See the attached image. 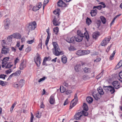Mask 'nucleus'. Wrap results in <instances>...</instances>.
<instances>
[{
    "mask_svg": "<svg viewBox=\"0 0 122 122\" xmlns=\"http://www.w3.org/2000/svg\"><path fill=\"white\" fill-rule=\"evenodd\" d=\"M40 43H39L38 45V48H41V49H42V42H40Z\"/></svg>",
    "mask_w": 122,
    "mask_h": 122,
    "instance_id": "bf43d9fd",
    "label": "nucleus"
},
{
    "mask_svg": "<svg viewBox=\"0 0 122 122\" xmlns=\"http://www.w3.org/2000/svg\"><path fill=\"white\" fill-rule=\"evenodd\" d=\"M84 55H86L89 53L90 52V51L88 50H83Z\"/></svg>",
    "mask_w": 122,
    "mask_h": 122,
    "instance_id": "8fccbe9b",
    "label": "nucleus"
},
{
    "mask_svg": "<svg viewBox=\"0 0 122 122\" xmlns=\"http://www.w3.org/2000/svg\"><path fill=\"white\" fill-rule=\"evenodd\" d=\"M7 82L0 80V85L2 86H4L7 85Z\"/></svg>",
    "mask_w": 122,
    "mask_h": 122,
    "instance_id": "473e14b6",
    "label": "nucleus"
},
{
    "mask_svg": "<svg viewBox=\"0 0 122 122\" xmlns=\"http://www.w3.org/2000/svg\"><path fill=\"white\" fill-rule=\"evenodd\" d=\"M13 66V65H10V64L7 63H6V64L5 66L6 68H11Z\"/></svg>",
    "mask_w": 122,
    "mask_h": 122,
    "instance_id": "a19ab883",
    "label": "nucleus"
},
{
    "mask_svg": "<svg viewBox=\"0 0 122 122\" xmlns=\"http://www.w3.org/2000/svg\"><path fill=\"white\" fill-rule=\"evenodd\" d=\"M68 49L70 51H74L75 50L73 46H71L70 47L68 48Z\"/></svg>",
    "mask_w": 122,
    "mask_h": 122,
    "instance_id": "49530a36",
    "label": "nucleus"
},
{
    "mask_svg": "<svg viewBox=\"0 0 122 122\" xmlns=\"http://www.w3.org/2000/svg\"><path fill=\"white\" fill-rule=\"evenodd\" d=\"M77 93L75 94L74 99L71 101L70 106L69 109H71L76 105L77 102L78 98L77 96Z\"/></svg>",
    "mask_w": 122,
    "mask_h": 122,
    "instance_id": "20e7f679",
    "label": "nucleus"
},
{
    "mask_svg": "<svg viewBox=\"0 0 122 122\" xmlns=\"http://www.w3.org/2000/svg\"><path fill=\"white\" fill-rule=\"evenodd\" d=\"M52 44L54 48L53 49V53L54 55L56 56H58L60 55H62L64 54L63 51H61L57 43L56 42H53Z\"/></svg>",
    "mask_w": 122,
    "mask_h": 122,
    "instance_id": "f257e3e1",
    "label": "nucleus"
},
{
    "mask_svg": "<svg viewBox=\"0 0 122 122\" xmlns=\"http://www.w3.org/2000/svg\"><path fill=\"white\" fill-rule=\"evenodd\" d=\"M64 2L62 0H59L58 2V5L59 7H63V5Z\"/></svg>",
    "mask_w": 122,
    "mask_h": 122,
    "instance_id": "7c9ffc66",
    "label": "nucleus"
},
{
    "mask_svg": "<svg viewBox=\"0 0 122 122\" xmlns=\"http://www.w3.org/2000/svg\"><path fill=\"white\" fill-rule=\"evenodd\" d=\"M13 38L12 35L7 37V41L9 44L11 45L12 42V39Z\"/></svg>",
    "mask_w": 122,
    "mask_h": 122,
    "instance_id": "f3484780",
    "label": "nucleus"
},
{
    "mask_svg": "<svg viewBox=\"0 0 122 122\" xmlns=\"http://www.w3.org/2000/svg\"><path fill=\"white\" fill-rule=\"evenodd\" d=\"M97 10L96 9L92 10L90 12L91 15H96L97 14Z\"/></svg>",
    "mask_w": 122,
    "mask_h": 122,
    "instance_id": "c756f323",
    "label": "nucleus"
},
{
    "mask_svg": "<svg viewBox=\"0 0 122 122\" xmlns=\"http://www.w3.org/2000/svg\"><path fill=\"white\" fill-rule=\"evenodd\" d=\"M72 92L71 91V90H67L66 92V94L67 95H69Z\"/></svg>",
    "mask_w": 122,
    "mask_h": 122,
    "instance_id": "680f3d73",
    "label": "nucleus"
},
{
    "mask_svg": "<svg viewBox=\"0 0 122 122\" xmlns=\"http://www.w3.org/2000/svg\"><path fill=\"white\" fill-rule=\"evenodd\" d=\"M96 23L97 24L98 26L99 27L101 25V22L100 20H97L96 21Z\"/></svg>",
    "mask_w": 122,
    "mask_h": 122,
    "instance_id": "603ef678",
    "label": "nucleus"
},
{
    "mask_svg": "<svg viewBox=\"0 0 122 122\" xmlns=\"http://www.w3.org/2000/svg\"><path fill=\"white\" fill-rule=\"evenodd\" d=\"M1 45L3 47H7L6 44V43L5 41L4 40H3L1 42Z\"/></svg>",
    "mask_w": 122,
    "mask_h": 122,
    "instance_id": "4c0bfd02",
    "label": "nucleus"
},
{
    "mask_svg": "<svg viewBox=\"0 0 122 122\" xmlns=\"http://www.w3.org/2000/svg\"><path fill=\"white\" fill-rule=\"evenodd\" d=\"M82 114H83L82 112H78L75 115V119L77 120H79L80 119L81 117L82 116Z\"/></svg>",
    "mask_w": 122,
    "mask_h": 122,
    "instance_id": "ddd939ff",
    "label": "nucleus"
},
{
    "mask_svg": "<svg viewBox=\"0 0 122 122\" xmlns=\"http://www.w3.org/2000/svg\"><path fill=\"white\" fill-rule=\"evenodd\" d=\"M69 101H68V99H66L65 100L64 102V103L63 105L64 106H65L66 105H67Z\"/></svg>",
    "mask_w": 122,
    "mask_h": 122,
    "instance_id": "5fc2aeb1",
    "label": "nucleus"
},
{
    "mask_svg": "<svg viewBox=\"0 0 122 122\" xmlns=\"http://www.w3.org/2000/svg\"><path fill=\"white\" fill-rule=\"evenodd\" d=\"M115 51H114L113 53L111 55V56L109 57V59L111 60H112L113 59V57L114 56L115 54Z\"/></svg>",
    "mask_w": 122,
    "mask_h": 122,
    "instance_id": "79ce46f5",
    "label": "nucleus"
},
{
    "mask_svg": "<svg viewBox=\"0 0 122 122\" xmlns=\"http://www.w3.org/2000/svg\"><path fill=\"white\" fill-rule=\"evenodd\" d=\"M60 19L59 16H55L52 21L53 24L55 26L59 25L60 23L59 20Z\"/></svg>",
    "mask_w": 122,
    "mask_h": 122,
    "instance_id": "423d86ee",
    "label": "nucleus"
},
{
    "mask_svg": "<svg viewBox=\"0 0 122 122\" xmlns=\"http://www.w3.org/2000/svg\"><path fill=\"white\" fill-rule=\"evenodd\" d=\"M100 95L99 93H96L95 92H93L92 93V96L96 100H98V99L100 98Z\"/></svg>",
    "mask_w": 122,
    "mask_h": 122,
    "instance_id": "4468645a",
    "label": "nucleus"
},
{
    "mask_svg": "<svg viewBox=\"0 0 122 122\" xmlns=\"http://www.w3.org/2000/svg\"><path fill=\"white\" fill-rule=\"evenodd\" d=\"M99 34V33L97 32L93 33L92 35L93 38L96 39L100 35Z\"/></svg>",
    "mask_w": 122,
    "mask_h": 122,
    "instance_id": "6ab92c4d",
    "label": "nucleus"
},
{
    "mask_svg": "<svg viewBox=\"0 0 122 122\" xmlns=\"http://www.w3.org/2000/svg\"><path fill=\"white\" fill-rule=\"evenodd\" d=\"M55 101L54 96L53 95L51 96L50 97L49 102L51 104H54Z\"/></svg>",
    "mask_w": 122,
    "mask_h": 122,
    "instance_id": "aec40b11",
    "label": "nucleus"
},
{
    "mask_svg": "<svg viewBox=\"0 0 122 122\" xmlns=\"http://www.w3.org/2000/svg\"><path fill=\"white\" fill-rule=\"evenodd\" d=\"M112 84L115 89H118L120 87L119 83L118 81H114L112 83Z\"/></svg>",
    "mask_w": 122,
    "mask_h": 122,
    "instance_id": "f8f14e48",
    "label": "nucleus"
},
{
    "mask_svg": "<svg viewBox=\"0 0 122 122\" xmlns=\"http://www.w3.org/2000/svg\"><path fill=\"white\" fill-rule=\"evenodd\" d=\"M20 61L19 59H18V58H17L14 61V62L15 65L16 64Z\"/></svg>",
    "mask_w": 122,
    "mask_h": 122,
    "instance_id": "6e6d98bb",
    "label": "nucleus"
},
{
    "mask_svg": "<svg viewBox=\"0 0 122 122\" xmlns=\"http://www.w3.org/2000/svg\"><path fill=\"white\" fill-rule=\"evenodd\" d=\"M61 60L62 62L63 63H65L66 62L67 58L65 56L63 55L62 56Z\"/></svg>",
    "mask_w": 122,
    "mask_h": 122,
    "instance_id": "2f4dec72",
    "label": "nucleus"
},
{
    "mask_svg": "<svg viewBox=\"0 0 122 122\" xmlns=\"http://www.w3.org/2000/svg\"><path fill=\"white\" fill-rule=\"evenodd\" d=\"M9 57H4L2 61V64L6 63H7V61L9 60Z\"/></svg>",
    "mask_w": 122,
    "mask_h": 122,
    "instance_id": "cd10ccee",
    "label": "nucleus"
},
{
    "mask_svg": "<svg viewBox=\"0 0 122 122\" xmlns=\"http://www.w3.org/2000/svg\"><path fill=\"white\" fill-rule=\"evenodd\" d=\"M116 16L115 17H114V18L112 20V21L111 22L110 24V26H111L112 25H113L114 24L115 20L117 18V16Z\"/></svg>",
    "mask_w": 122,
    "mask_h": 122,
    "instance_id": "c9c22d12",
    "label": "nucleus"
},
{
    "mask_svg": "<svg viewBox=\"0 0 122 122\" xmlns=\"http://www.w3.org/2000/svg\"><path fill=\"white\" fill-rule=\"evenodd\" d=\"M31 48L30 47H28L26 49L25 51L27 52H29L31 50Z\"/></svg>",
    "mask_w": 122,
    "mask_h": 122,
    "instance_id": "0e129e2a",
    "label": "nucleus"
},
{
    "mask_svg": "<svg viewBox=\"0 0 122 122\" xmlns=\"http://www.w3.org/2000/svg\"><path fill=\"white\" fill-rule=\"evenodd\" d=\"M86 101L89 103H92L93 101V99L90 97H88L86 98Z\"/></svg>",
    "mask_w": 122,
    "mask_h": 122,
    "instance_id": "393cba45",
    "label": "nucleus"
},
{
    "mask_svg": "<svg viewBox=\"0 0 122 122\" xmlns=\"http://www.w3.org/2000/svg\"><path fill=\"white\" fill-rule=\"evenodd\" d=\"M83 70L84 72L86 73H90L91 72V69L86 67L84 68Z\"/></svg>",
    "mask_w": 122,
    "mask_h": 122,
    "instance_id": "a878e982",
    "label": "nucleus"
},
{
    "mask_svg": "<svg viewBox=\"0 0 122 122\" xmlns=\"http://www.w3.org/2000/svg\"><path fill=\"white\" fill-rule=\"evenodd\" d=\"M86 22L87 25H89L92 22L91 20L88 17H87L86 20Z\"/></svg>",
    "mask_w": 122,
    "mask_h": 122,
    "instance_id": "e433bc0d",
    "label": "nucleus"
},
{
    "mask_svg": "<svg viewBox=\"0 0 122 122\" xmlns=\"http://www.w3.org/2000/svg\"><path fill=\"white\" fill-rule=\"evenodd\" d=\"M97 90L98 92L100 95H103L104 94V92H103V90L102 88L100 87L97 88Z\"/></svg>",
    "mask_w": 122,
    "mask_h": 122,
    "instance_id": "4be33fe9",
    "label": "nucleus"
},
{
    "mask_svg": "<svg viewBox=\"0 0 122 122\" xmlns=\"http://www.w3.org/2000/svg\"><path fill=\"white\" fill-rule=\"evenodd\" d=\"M53 30L55 34L56 35H57L59 32V28L57 27L53 29Z\"/></svg>",
    "mask_w": 122,
    "mask_h": 122,
    "instance_id": "f704fd0d",
    "label": "nucleus"
},
{
    "mask_svg": "<svg viewBox=\"0 0 122 122\" xmlns=\"http://www.w3.org/2000/svg\"><path fill=\"white\" fill-rule=\"evenodd\" d=\"M36 23L35 21L31 22L29 23L27 28L29 30V32L30 31L34 30L36 27Z\"/></svg>",
    "mask_w": 122,
    "mask_h": 122,
    "instance_id": "7ed1b4c3",
    "label": "nucleus"
},
{
    "mask_svg": "<svg viewBox=\"0 0 122 122\" xmlns=\"http://www.w3.org/2000/svg\"><path fill=\"white\" fill-rule=\"evenodd\" d=\"M46 78L45 77H43L42 78L40 79L38 81L39 82H41V81L44 80Z\"/></svg>",
    "mask_w": 122,
    "mask_h": 122,
    "instance_id": "e2e57ef3",
    "label": "nucleus"
},
{
    "mask_svg": "<svg viewBox=\"0 0 122 122\" xmlns=\"http://www.w3.org/2000/svg\"><path fill=\"white\" fill-rule=\"evenodd\" d=\"M83 107L84 110H82L81 112L83 115L85 116H86L88 115V113L86 112V111L88 110V108L86 104L84 103L83 105Z\"/></svg>",
    "mask_w": 122,
    "mask_h": 122,
    "instance_id": "6e6552de",
    "label": "nucleus"
},
{
    "mask_svg": "<svg viewBox=\"0 0 122 122\" xmlns=\"http://www.w3.org/2000/svg\"><path fill=\"white\" fill-rule=\"evenodd\" d=\"M116 66L117 68H119L122 66V60H121L117 64Z\"/></svg>",
    "mask_w": 122,
    "mask_h": 122,
    "instance_id": "58836bf2",
    "label": "nucleus"
},
{
    "mask_svg": "<svg viewBox=\"0 0 122 122\" xmlns=\"http://www.w3.org/2000/svg\"><path fill=\"white\" fill-rule=\"evenodd\" d=\"M111 39V37H106L102 42L101 44L102 46H105L109 42Z\"/></svg>",
    "mask_w": 122,
    "mask_h": 122,
    "instance_id": "1a4fd4ad",
    "label": "nucleus"
},
{
    "mask_svg": "<svg viewBox=\"0 0 122 122\" xmlns=\"http://www.w3.org/2000/svg\"><path fill=\"white\" fill-rule=\"evenodd\" d=\"M6 76L5 75H0V78L3 79H5V77Z\"/></svg>",
    "mask_w": 122,
    "mask_h": 122,
    "instance_id": "864d4df0",
    "label": "nucleus"
},
{
    "mask_svg": "<svg viewBox=\"0 0 122 122\" xmlns=\"http://www.w3.org/2000/svg\"><path fill=\"white\" fill-rule=\"evenodd\" d=\"M103 88L107 91H109L112 94L115 91L114 87L112 86H104Z\"/></svg>",
    "mask_w": 122,
    "mask_h": 122,
    "instance_id": "0eeeda50",
    "label": "nucleus"
},
{
    "mask_svg": "<svg viewBox=\"0 0 122 122\" xmlns=\"http://www.w3.org/2000/svg\"><path fill=\"white\" fill-rule=\"evenodd\" d=\"M10 24V21L9 19L7 18L4 20L3 22V24L5 28L8 29Z\"/></svg>",
    "mask_w": 122,
    "mask_h": 122,
    "instance_id": "39448f33",
    "label": "nucleus"
},
{
    "mask_svg": "<svg viewBox=\"0 0 122 122\" xmlns=\"http://www.w3.org/2000/svg\"><path fill=\"white\" fill-rule=\"evenodd\" d=\"M102 72L96 77V78L97 79H98L101 77L102 76Z\"/></svg>",
    "mask_w": 122,
    "mask_h": 122,
    "instance_id": "de8ad7c7",
    "label": "nucleus"
},
{
    "mask_svg": "<svg viewBox=\"0 0 122 122\" xmlns=\"http://www.w3.org/2000/svg\"><path fill=\"white\" fill-rule=\"evenodd\" d=\"M26 67L25 63L24 61L21 63L20 65V69L22 70Z\"/></svg>",
    "mask_w": 122,
    "mask_h": 122,
    "instance_id": "412c9836",
    "label": "nucleus"
},
{
    "mask_svg": "<svg viewBox=\"0 0 122 122\" xmlns=\"http://www.w3.org/2000/svg\"><path fill=\"white\" fill-rule=\"evenodd\" d=\"M12 71L11 69H9V70H8L5 71V73L7 74H8L10 73Z\"/></svg>",
    "mask_w": 122,
    "mask_h": 122,
    "instance_id": "13d9d810",
    "label": "nucleus"
},
{
    "mask_svg": "<svg viewBox=\"0 0 122 122\" xmlns=\"http://www.w3.org/2000/svg\"><path fill=\"white\" fill-rule=\"evenodd\" d=\"M34 41V39L32 40H28L26 41L27 43L28 44H31Z\"/></svg>",
    "mask_w": 122,
    "mask_h": 122,
    "instance_id": "37998d69",
    "label": "nucleus"
},
{
    "mask_svg": "<svg viewBox=\"0 0 122 122\" xmlns=\"http://www.w3.org/2000/svg\"><path fill=\"white\" fill-rule=\"evenodd\" d=\"M42 4H41V2H39L37 4V7L39 8L38 9H39L41 7V6Z\"/></svg>",
    "mask_w": 122,
    "mask_h": 122,
    "instance_id": "052dcab7",
    "label": "nucleus"
},
{
    "mask_svg": "<svg viewBox=\"0 0 122 122\" xmlns=\"http://www.w3.org/2000/svg\"><path fill=\"white\" fill-rule=\"evenodd\" d=\"M18 84L19 87L20 88L22 87L24 84V81L23 80H20Z\"/></svg>",
    "mask_w": 122,
    "mask_h": 122,
    "instance_id": "c85d7f7f",
    "label": "nucleus"
},
{
    "mask_svg": "<svg viewBox=\"0 0 122 122\" xmlns=\"http://www.w3.org/2000/svg\"><path fill=\"white\" fill-rule=\"evenodd\" d=\"M75 40V37H72L69 38L68 37H67L66 41L69 43H74V42Z\"/></svg>",
    "mask_w": 122,
    "mask_h": 122,
    "instance_id": "dca6fc26",
    "label": "nucleus"
},
{
    "mask_svg": "<svg viewBox=\"0 0 122 122\" xmlns=\"http://www.w3.org/2000/svg\"><path fill=\"white\" fill-rule=\"evenodd\" d=\"M100 18L103 24H105L107 21L106 19L102 16H101Z\"/></svg>",
    "mask_w": 122,
    "mask_h": 122,
    "instance_id": "b1692460",
    "label": "nucleus"
},
{
    "mask_svg": "<svg viewBox=\"0 0 122 122\" xmlns=\"http://www.w3.org/2000/svg\"><path fill=\"white\" fill-rule=\"evenodd\" d=\"M76 41L78 42L81 41L83 39V38H84L87 41H88L89 39V36L88 32L86 31L84 34V36L81 35H77L75 37Z\"/></svg>",
    "mask_w": 122,
    "mask_h": 122,
    "instance_id": "f03ea898",
    "label": "nucleus"
},
{
    "mask_svg": "<svg viewBox=\"0 0 122 122\" xmlns=\"http://www.w3.org/2000/svg\"><path fill=\"white\" fill-rule=\"evenodd\" d=\"M81 65L80 64L76 65L75 66V69L76 72H78L81 68Z\"/></svg>",
    "mask_w": 122,
    "mask_h": 122,
    "instance_id": "a211bd4d",
    "label": "nucleus"
},
{
    "mask_svg": "<svg viewBox=\"0 0 122 122\" xmlns=\"http://www.w3.org/2000/svg\"><path fill=\"white\" fill-rule=\"evenodd\" d=\"M101 60V58H98L94 60V62H98Z\"/></svg>",
    "mask_w": 122,
    "mask_h": 122,
    "instance_id": "69168bd1",
    "label": "nucleus"
},
{
    "mask_svg": "<svg viewBox=\"0 0 122 122\" xmlns=\"http://www.w3.org/2000/svg\"><path fill=\"white\" fill-rule=\"evenodd\" d=\"M83 79L84 80L89 79L90 78V77L87 75H84L83 76Z\"/></svg>",
    "mask_w": 122,
    "mask_h": 122,
    "instance_id": "ea45409f",
    "label": "nucleus"
},
{
    "mask_svg": "<svg viewBox=\"0 0 122 122\" xmlns=\"http://www.w3.org/2000/svg\"><path fill=\"white\" fill-rule=\"evenodd\" d=\"M34 118V117L33 115V114L32 113H31V118H30V122H33V119Z\"/></svg>",
    "mask_w": 122,
    "mask_h": 122,
    "instance_id": "4d7b16f0",
    "label": "nucleus"
},
{
    "mask_svg": "<svg viewBox=\"0 0 122 122\" xmlns=\"http://www.w3.org/2000/svg\"><path fill=\"white\" fill-rule=\"evenodd\" d=\"M61 12L59 9H57L55 10L54 11L53 13L55 15H59L60 13Z\"/></svg>",
    "mask_w": 122,
    "mask_h": 122,
    "instance_id": "bb28decb",
    "label": "nucleus"
},
{
    "mask_svg": "<svg viewBox=\"0 0 122 122\" xmlns=\"http://www.w3.org/2000/svg\"><path fill=\"white\" fill-rule=\"evenodd\" d=\"M49 0H45L44 2V3L43 5V9H44L45 6L46 4H47V3L49 2Z\"/></svg>",
    "mask_w": 122,
    "mask_h": 122,
    "instance_id": "c03bdc74",
    "label": "nucleus"
},
{
    "mask_svg": "<svg viewBox=\"0 0 122 122\" xmlns=\"http://www.w3.org/2000/svg\"><path fill=\"white\" fill-rule=\"evenodd\" d=\"M76 53L77 55L80 56L84 55L83 50H78L76 52Z\"/></svg>",
    "mask_w": 122,
    "mask_h": 122,
    "instance_id": "5701e85b",
    "label": "nucleus"
},
{
    "mask_svg": "<svg viewBox=\"0 0 122 122\" xmlns=\"http://www.w3.org/2000/svg\"><path fill=\"white\" fill-rule=\"evenodd\" d=\"M60 89L61 93H63L66 91L65 88L62 86H61Z\"/></svg>",
    "mask_w": 122,
    "mask_h": 122,
    "instance_id": "72a5a7b5",
    "label": "nucleus"
},
{
    "mask_svg": "<svg viewBox=\"0 0 122 122\" xmlns=\"http://www.w3.org/2000/svg\"><path fill=\"white\" fill-rule=\"evenodd\" d=\"M119 76L121 79H122V71L119 73Z\"/></svg>",
    "mask_w": 122,
    "mask_h": 122,
    "instance_id": "774afa93",
    "label": "nucleus"
},
{
    "mask_svg": "<svg viewBox=\"0 0 122 122\" xmlns=\"http://www.w3.org/2000/svg\"><path fill=\"white\" fill-rule=\"evenodd\" d=\"M37 57L36 60H35V62L37 66H39L41 62V59L39 54L38 53L37 54Z\"/></svg>",
    "mask_w": 122,
    "mask_h": 122,
    "instance_id": "9b49d317",
    "label": "nucleus"
},
{
    "mask_svg": "<svg viewBox=\"0 0 122 122\" xmlns=\"http://www.w3.org/2000/svg\"><path fill=\"white\" fill-rule=\"evenodd\" d=\"M13 38L20 39L21 38V35L18 33H14L12 35Z\"/></svg>",
    "mask_w": 122,
    "mask_h": 122,
    "instance_id": "2eb2a0df",
    "label": "nucleus"
},
{
    "mask_svg": "<svg viewBox=\"0 0 122 122\" xmlns=\"http://www.w3.org/2000/svg\"><path fill=\"white\" fill-rule=\"evenodd\" d=\"M10 51L9 48L7 47H5L2 49L1 53L5 55L9 53Z\"/></svg>",
    "mask_w": 122,
    "mask_h": 122,
    "instance_id": "9d476101",
    "label": "nucleus"
},
{
    "mask_svg": "<svg viewBox=\"0 0 122 122\" xmlns=\"http://www.w3.org/2000/svg\"><path fill=\"white\" fill-rule=\"evenodd\" d=\"M13 76H15V73H13L12 74L10 75V76H9V77L8 78V79H10Z\"/></svg>",
    "mask_w": 122,
    "mask_h": 122,
    "instance_id": "338daca9",
    "label": "nucleus"
},
{
    "mask_svg": "<svg viewBox=\"0 0 122 122\" xmlns=\"http://www.w3.org/2000/svg\"><path fill=\"white\" fill-rule=\"evenodd\" d=\"M77 35H81V36H84V35L80 30H78L77 31Z\"/></svg>",
    "mask_w": 122,
    "mask_h": 122,
    "instance_id": "09e8293b",
    "label": "nucleus"
},
{
    "mask_svg": "<svg viewBox=\"0 0 122 122\" xmlns=\"http://www.w3.org/2000/svg\"><path fill=\"white\" fill-rule=\"evenodd\" d=\"M38 8H39L37 7V6L36 5L33 7L32 10L33 11H36L39 10Z\"/></svg>",
    "mask_w": 122,
    "mask_h": 122,
    "instance_id": "a18cd8bd",
    "label": "nucleus"
},
{
    "mask_svg": "<svg viewBox=\"0 0 122 122\" xmlns=\"http://www.w3.org/2000/svg\"><path fill=\"white\" fill-rule=\"evenodd\" d=\"M13 86L14 87L16 88H18L19 87L18 84L15 83H14L13 84Z\"/></svg>",
    "mask_w": 122,
    "mask_h": 122,
    "instance_id": "3c124183",
    "label": "nucleus"
}]
</instances>
